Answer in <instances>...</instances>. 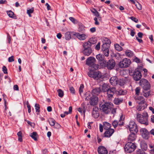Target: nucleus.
I'll use <instances>...</instances> for the list:
<instances>
[{
	"instance_id": "f257e3e1",
	"label": "nucleus",
	"mask_w": 154,
	"mask_h": 154,
	"mask_svg": "<svg viewBox=\"0 0 154 154\" xmlns=\"http://www.w3.org/2000/svg\"><path fill=\"white\" fill-rule=\"evenodd\" d=\"M136 103L138 104L136 109L138 111H141L147 107V103L144 97L142 96H136L134 97Z\"/></svg>"
},
{
	"instance_id": "f03ea898",
	"label": "nucleus",
	"mask_w": 154,
	"mask_h": 154,
	"mask_svg": "<svg viewBox=\"0 0 154 154\" xmlns=\"http://www.w3.org/2000/svg\"><path fill=\"white\" fill-rule=\"evenodd\" d=\"M83 97L86 100H90L89 103L91 105H96L98 102V98L95 95H94L91 92L88 91L85 94Z\"/></svg>"
},
{
	"instance_id": "7ed1b4c3",
	"label": "nucleus",
	"mask_w": 154,
	"mask_h": 154,
	"mask_svg": "<svg viewBox=\"0 0 154 154\" xmlns=\"http://www.w3.org/2000/svg\"><path fill=\"white\" fill-rule=\"evenodd\" d=\"M136 119L137 121L141 124L146 126L149 124L148 115L146 112H144L142 115L139 113H137Z\"/></svg>"
},
{
	"instance_id": "20e7f679",
	"label": "nucleus",
	"mask_w": 154,
	"mask_h": 154,
	"mask_svg": "<svg viewBox=\"0 0 154 154\" xmlns=\"http://www.w3.org/2000/svg\"><path fill=\"white\" fill-rule=\"evenodd\" d=\"M113 107V105L111 103L106 102L99 105V108L101 111L108 114Z\"/></svg>"
},
{
	"instance_id": "39448f33",
	"label": "nucleus",
	"mask_w": 154,
	"mask_h": 154,
	"mask_svg": "<svg viewBox=\"0 0 154 154\" xmlns=\"http://www.w3.org/2000/svg\"><path fill=\"white\" fill-rule=\"evenodd\" d=\"M106 42L102 45L101 49L103 53L106 57H108L109 54V48L111 41L107 38L104 40Z\"/></svg>"
},
{
	"instance_id": "423d86ee",
	"label": "nucleus",
	"mask_w": 154,
	"mask_h": 154,
	"mask_svg": "<svg viewBox=\"0 0 154 154\" xmlns=\"http://www.w3.org/2000/svg\"><path fill=\"white\" fill-rule=\"evenodd\" d=\"M96 59L93 57H90L86 60V64L91 67L92 70H96L98 68V65L95 63Z\"/></svg>"
},
{
	"instance_id": "0eeeda50",
	"label": "nucleus",
	"mask_w": 154,
	"mask_h": 154,
	"mask_svg": "<svg viewBox=\"0 0 154 154\" xmlns=\"http://www.w3.org/2000/svg\"><path fill=\"white\" fill-rule=\"evenodd\" d=\"M136 146L135 144L131 142H128L124 147L125 151L127 153H130L134 151Z\"/></svg>"
},
{
	"instance_id": "6e6552de",
	"label": "nucleus",
	"mask_w": 154,
	"mask_h": 154,
	"mask_svg": "<svg viewBox=\"0 0 154 154\" xmlns=\"http://www.w3.org/2000/svg\"><path fill=\"white\" fill-rule=\"evenodd\" d=\"M88 75L90 77L93 78L94 79L97 80L102 76V73L100 71H90L88 73Z\"/></svg>"
},
{
	"instance_id": "1a4fd4ad",
	"label": "nucleus",
	"mask_w": 154,
	"mask_h": 154,
	"mask_svg": "<svg viewBox=\"0 0 154 154\" xmlns=\"http://www.w3.org/2000/svg\"><path fill=\"white\" fill-rule=\"evenodd\" d=\"M130 75L133 76V79L136 81H137L140 80L142 77L141 72L138 70H135L132 71L129 70Z\"/></svg>"
},
{
	"instance_id": "9d476101",
	"label": "nucleus",
	"mask_w": 154,
	"mask_h": 154,
	"mask_svg": "<svg viewBox=\"0 0 154 154\" xmlns=\"http://www.w3.org/2000/svg\"><path fill=\"white\" fill-rule=\"evenodd\" d=\"M89 45H86L84 43L82 45L84 49L82 52L85 56H89L92 53V50L91 47Z\"/></svg>"
},
{
	"instance_id": "9b49d317",
	"label": "nucleus",
	"mask_w": 154,
	"mask_h": 154,
	"mask_svg": "<svg viewBox=\"0 0 154 154\" xmlns=\"http://www.w3.org/2000/svg\"><path fill=\"white\" fill-rule=\"evenodd\" d=\"M131 63L130 60L128 58H124L119 63V67L122 68L128 67Z\"/></svg>"
},
{
	"instance_id": "f8f14e48",
	"label": "nucleus",
	"mask_w": 154,
	"mask_h": 154,
	"mask_svg": "<svg viewBox=\"0 0 154 154\" xmlns=\"http://www.w3.org/2000/svg\"><path fill=\"white\" fill-rule=\"evenodd\" d=\"M116 90L115 87L110 88L106 92L107 97L108 100H112L113 98V95L115 94H116Z\"/></svg>"
},
{
	"instance_id": "ddd939ff",
	"label": "nucleus",
	"mask_w": 154,
	"mask_h": 154,
	"mask_svg": "<svg viewBox=\"0 0 154 154\" xmlns=\"http://www.w3.org/2000/svg\"><path fill=\"white\" fill-rule=\"evenodd\" d=\"M128 127L131 133L137 132L138 130L137 126L134 121H130Z\"/></svg>"
},
{
	"instance_id": "4468645a",
	"label": "nucleus",
	"mask_w": 154,
	"mask_h": 154,
	"mask_svg": "<svg viewBox=\"0 0 154 154\" xmlns=\"http://www.w3.org/2000/svg\"><path fill=\"white\" fill-rule=\"evenodd\" d=\"M139 83L143 87V89H150V85L147 80L142 79L140 80Z\"/></svg>"
},
{
	"instance_id": "2eb2a0df",
	"label": "nucleus",
	"mask_w": 154,
	"mask_h": 154,
	"mask_svg": "<svg viewBox=\"0 0 154 154\" xmlns=\"http://www.w3.org/2000/svg\"><path fill=\"white\" fill-rule=\"evenodd\" d=\"M104 56L103 54H99L96 56V58L99 61L100 64L102 66H105L106 61L104 60Z\"/></svg>"
},
{
	"instance_id": "dca6fc26",
	"label": "nucleus",
	"mask_w": 154,
	"mask_h": 154,
	"mask_svg": "<svg viewBox=\"0 0 154 154\" xmlns=\"http://www.w3.org/2000/svg\"><path fill=\"white\" fill-rule=\"evenodd\" d=\"M116 64L115 61L113 59H110L106 62V66L109 70H111L115 67Z\"/></svg>"
},
{
	"instance_id": "f3484780",
	"label": "nucleus",
	"mask_w": 154,
	"mask_h": 154,
	"mask_svg": "<svg viewBox=\"0 0 154 154\" xmlns=\"http://www.w3.org/2000/svg\"><path fill=\"white\" fill-rule=\"evenodd\" d=\"M140 132L143 137L145 139H148L149 136V132L145 128H142L140 130Z\"/></svg>"
},
{
	"instance_id": "a211bd4d",
	"label": "nucleus",
	"mask_w": 154,
	"mask_h": 154,
	"mask_svg": "<svg viewBox=\"0 0 154 154\" xmlns=\"http://www.w3.org/2000/svg\"><path fill=\"white\" fill-rule=\"evenodd\" d=\"M92 116L94 118H97L99 115V109L98 107L95 106L93 108L92 111Z\"/></svg>"
},
{
	"instance_id": "6ab92c4d",
	"label": "nucleus",
	"mask_w": 154,
	"mask_h": 154,
	"mask_svg": "<svg viewBox=\"0 0 154 154\" xmlns=\"http://www.w3.org/2000/svg\"><path fill=\"white\" fill-rule=\"evenodd\" d=\"M97 151L99 154H107L108 151L104 146H100L98 147Z\"/></svg>"
},
{
	"instance_id": "aec40b11",
	"label": "nucleus",
	"mask_w": 154,
	"mask_h": 154,
	"mask_svg": "<svg viewBox=\"0 0 154 154\" xmlns=\"http://www.w3.org/2000/svg\"><path fill=\"white\" fill-rule=\"evenodd\" d=\"M101 92H106L110 88V86L108 84L104 83L100 87Z\"/></svg>"
},
{
	"instance_id": "412c9836",
	"label": "nucleus",
	"mask_w": 154,
	"mask_h": 154,
	"mask_svg": "<svg viewBox=\"0 0 154 154\" xmlns=\"http://www.w3.org/2000/svg\"><path fill=\"white\" fill-rule=\"evenodd\" d=\"M73 35L76 36L79 39L81 40H84L87 37V36L84 34H81L78 33H75Z\"/></svg>"
},
{
	"instance_id": "4be33fe9",
	"label": "nucleus",
	"mask_w": 154,
	"mask_h": 154,
	"mask_svg": "<svg viewBox=\"0 0 154 154\" xmlns=\"http://www.w3.org/2000/svg\"><path fill=\"white\" fill-rule=\"evenodd\" d=\"M109 81L111 84L113 86H116L118 84V79L116 76L111 77Z\"/></svg>"
},
{
	"instance_id": "5701e85b",
	"label": "nucleus",
	"mask_w": 154,
	"mask_h": 154,
	"mask_svg": "<svg viewBox=\"0 0 154 154\" xmlns=\"http://www.w3.org/2000/svg\"><path fill=\"white\" fill-rule=\"evenodd\" d=\"M114 132V130L113 129H109L106 130L104 132L105 137H110Z\"/></svg>"
},
{
	"instance_id": "b1692460",
	"label": "nucleus",
	"mask_w": 154,
	"mask_h": 154,
	"mask_svg": "<svg viewBox=\"0 0 154 154\" xmlns=\"http://www.w3.org/2000/svg\"><path fill=\"white\" fill-rule=\"evenodd\" d=\"M97 40L95 38H92L89 39L88 41L87 42H84V43L89 45V46H91L92 45H93L96 43Z\"/></svg>"
},
{
	"instance_id": "393cba45",
	"label": "nucleus",
	"mask_w": 154,
	"mask_h": 154,
	"mask_svg": "<svg viewBox=\"0 0 154 154\" xmlns=\"http://www.w3.org/2000/svg\"><path fill=\"white\" fill-rule=\"evenodd\" d=\"M137 133H131V134H130L128 137V140L133 141L134 140L136 139V136L135 135V134Z\"/></svg>"
},
{
	"instance_id": "a878e982",
	"label": "nucleus",
	"mask_w": 154,
	"mask_h": 154,
	"mask_svg": "<svg viewBox=\"0 0 154 154\" xmlns=\"http://www.w3.org/2000/svg\"><path fill=\"white\" fill-rule=\"evenodd\" d=\"M123 101V99L122 98H116L113 100L115 104L118 105L121 103Z\"/></svg>"
},
{
	"instance_id": "bb28decb",
	"label": "nucleus",
	"mask_w": 154,
	"mask_h": 154,
	"mask_svg": "<svg viewBox=\"0 0 154 154\" xmlns=\"http://www.w3.org/2000/svg\"><path fill=\"white\" fill-rule=\"evenodd\" d=\"M101 92L100 88H97L94 89L92 92L91 94L94 95H98Z\"/></svg>"
},
{
	"instance_id": "cd10ccee",
	"label": "nucleus",
	"mask_w": 154,
	"mask_h": 154,
	"mask_svg": "<svg viewBox=\"0 0 154 154\" xmlns=\"http://www.w3.org/2000/svg\"><path fill=\"white\" fill-rule=\"evenodd\" d=\"M126 93L127 91L126 90H124L121 89L119 90L116 91V94L119 95H124L126 94Z\"/></svg>"
},
{
	"instance_id": "c85d7f7f",
	"label": "nucleus",
	"mask_w": 154,
	"mask_h": 154,
	"mask_svg": "<svg viewBox=\"0 0 154 154\" xmlns=\"http://www.w3.org/2000/svg\"><path fill=\"white\" fill-rule=\"evenodd\" d=\"M103 126L104 129L106 130L110 129V128L111 127L110 124L106 122L103 123Z\"/></svg>"
},
{
	"instance_id": "c756f323",
	"label": "nucleus",
	"mask_w": 154,
	"mask_h": 154,
	"mask_svg": "<svg viewBox=\"0 0 154 154\" xmlns=\"http://www.w3.org/2000/svg\"><path fill=\"white\" fill-rule=\"evenodd\" d=\"M30 136L35 140H37L38 135L36 132H33L30 135Z\"/></svg>"
},
{
	"instance_id": "7c9ffc66",
	"label": "nucleus",
	"mask_w": 154,
	"mask_h": 154,
	"mask_svg": "<svg viewBox=\"0 0 154 154\" xmlns=\"http://www.w3.org/2000/svg\"><path fill=\"white\" fill-rule=\"evenodd\" d=\"M149 89H144L143 91V95L146 97H149L150 94Z\"/></svg>"
},
{
	"instance_id": "2f4dec72",
	"label": "nucleus",
	"mask_w": 154,
	"mask_h": 154,
	"mask_svg": "<svg viewBox=\"0 0 154 154\" xmlns=\"http://www.w3.org/2000/svg\"><path fill=\"white\" fill-rule=\"evenodd\" d=\"M72 33V32H67L65 34V39L66 40H69L71 38V34Z\"/></svg>"
},
{
	"instance_id": "473e14b6",
	"label": "nucleus",
	"mask_w": 154,
	"mask_h": 154,
	"mask_svg": "<svg viewBox=\"0 0 154 154\" xmlns=\"http://www.w3.org/2000/svg\"><path fill=\"white\" fill-rule=\"evenodd\" d=\"M125 54L127 56L131 57L133 55V53L130 50H127L125 51Z\"/></svg>"
},
{
	"instance_id": "72a5a7b5",
	"label": "nucleus",
	"mask_w": 154,
	"mask_h": 154,
	"mask_svg": "<svg viewBox=\"0 0 154 154\" xmlns=\"http://www.w3.org/2000/svg\"><path fill=\"white\" fill-rule=\"evenodd\" d=\"M115 49L118 51H120L122 50L123 48L118 44H116L114 45Z\"/></svg>"
},
{
	"instance_id": "f704fd0d",
	"label": "nucleus",
	"mask_w": 154,
	"mask_h": 154,
	"mask_svg": "<svg viewBox=\"0 0 154 154\" xmlns=\"http://www.w3.org/2000/svg\"><path fill=\"white\" fill-rule=\"evenodd\" d=\"M91 11L92 13L97 17H99L100 15L99 13L95 9L93 10H91Z\"/></svg>"
},
{
	"instance_id": "c9c22d12",
	"label": "nucleus",
	"mask_w": 154,
	"mask_h": 154,
	"mask_svg": "<svg viewBox=\"0 0 154 154\" xmlns=\"http://www.w3.org/2000/svg\"><path fill=\"white\" fill-rule=\"evenodd\" d=\"M57 92L58 93V95L60 97H62L63 96V92L61 89H58L57 90Z\"/></svg>"
},
{
	"instance_id": "e433bc0d",
	"label": "nucleus",
	"mask_w": 154,
	"mask_h": 154,
	"mask_svg": "<svg viewBox=\"0 0 154 154\" xmlns=\"http://www.w3.org/2000/svg\"><path fill=\"white\" fill-rule=\"evenodd\" d=\"M118 84L120 86L123 85L125 83V81L124 80L120 79L119 80H118Z\"/></svg>"
},
{
	"instance_id": "4c0bfd02",
	"label": "nucleus",
	"mask_w": 154,
	"mask_h": 154,
	"mask_svg": "<svg viewBox=\"0 0 154 154\" xmlns=\"http://www.w3.org/2000/svg\"><path fill=\"white\" fill-rule=\"evenodd\" d=\"M35 107L36 112H37V114H38V113L40 112V106L39 104L38 103H35Z\"/></svg>"
},
{
	"instance_id": "58836bf2",
	"label": "nucleus",
	"mask_w": 154,
	"mask_h": 154,
	"mask_svg": "<svg viewBox=\"0 0 154 154\" xmlns=\"http://www.w3.org/2000/svg\"><path fill=\"white\" fill-rule=\"evenodd\" d=\"M7 12L8 15L10 17L12 18L14 17L13 16L14 14V13L11 11H7Z\"/></svg>"
},
{
	"instance_id": "ea45409f",
	"label": "nucleus",
	"mask_w": 154,
	"mask_h": 154,
	"mask_svg": "<svg viewBox=\"0 0 154 154\" xmlns=\"http://www.w3.org/2000/svg\"><path fill=\"white\" fill-rule=\"evenodd\" d=\"M55 121L52 119H50L49 121V123L51 126H54L55 124Z\"/></svg>"
},
{
	"instance_id": "a19ab883",
	"label": "nucleus",
	"mask_w": 154,
	"mask_h": 154,
	"mask_svg": "<svg viewBox=\"0 0 154 154\" xmlns=\"http://www.w3.org/2000/svg\"><path fill=\"white\" fill-rule=\"evenodd\" d=\"M84 86L82 84H81L80 85V88L79 89V91L80 93V95H81V93H82L83 91V89L84 88Z\"/></svg>"
},
{
	"instance_id": "79ce46f5",
	"label": "nucleus",
	"mask_w": 154,
	"mask_h": 154,
	"mask_svg": "<svg viewBox=\"0 0 154 154\" xmlns=\"http://www.w3.org/2000/svg\"><path fill=\"white\" fill-rule=\"evenodd\" d=\"M33 8H32L31 9L27 10V14L29 15V17H31V14L33 12Z\"/></svg>"
},
{
	"instance_id": "37998d69",
	"label": "nucleus",
	"mask_w": 154,
	"mask_h": 154,
	"mask_svg": "<svg viewBox=\"0 0 154 154\" xmlns=\"http://www.w3.org/2000/svg\"><path fill=\"white\" fill-rule=\"evenodd\" d=\"M112 125L114 128H116L118 125V121L116 120L112 122Z\"/></svg>"
},
{
	"instance_id": "c03bdc74",
	"label": "nucleus",
	"mask_w": 154,
	"mask_h": 154,
	"mask_svg": "<svg viewBox=\"0 0 154 154\" xmlns=\"http://www.w3.org/2000/svg\"><path fill=\"white\" fill-rule=\"evenodd\" d=\"M140 88L139 87H137L135 89L136 94L137 95H139V93L140 92Z\"/></svg>"
},
{
	"instance_id": "a18cd8bd",
	"label": "nucleus",
	"mask_w": 154,
	"mask_h": 154,
	"mask_svg": "<svg viewBox=\"0 0 154 154\" xmlns=\"http://www.w3.org/2000/svg\"><path fill=\"white\" fill-rule=\"evenodd\" d=\"M100 43L99 42L97 43V44L96 45L95 47V49L97 50H99L100 49Z\"/></svg>"
},
{
	"instance_id": "49530a36",
	"label": "nucleus",
	"mask_w": 154,
	"mask_h": 154,
	"mask_svg": "<svg viewBox=\"0 0 154 154\" xmlns=\"http://www.w3.org/2000/svg\"><path fill=\"white\" fill-rule=\"evenodd\" d=\"M69 91L70 92L73 94H75V90L74 88L72 87H69Z\"/></svg>"
},
{
	"instance_id": "de8ad7c7",
	"label": "nucleus",
	"mask_w": 154,
	"mask_h": 154,
	"mask_svg": "<svg viewBox=\"0 0 154 154\" xmlns=\"http://www.w3.org/2000/svg\"><path fill=\"white\" fill-rule=\"evenodd\" d=\"M2 71L4 72V73L7 74L8 72L7 71V69L6 67L5 66H3L2 68Z\"/></svg>"
},
{
	"instance_id": "09e8293b",
	"label": "nucleus",
	"mask_w": 154,
	"mask_h": 154,
	"mask_svg": "<svg viewBox=\"0 0 154 154\" xmlns=\"http://www.w3.org/2000/svg\"><path fill=\"white\" fill-rule=\"evenodd\" d=\"M130 19L135 23H138V20L134 17H130Z\"/></svg>"
},
{
	"instance_id": "8fccbe9b",
	"label": "nucleus",
	"mask_w": 154,
	"mask_h": 154,
	"mask_svg": "<svg viewBox=\"0 0 154 154\" xmlns=\"http://www.w3.org/2000/svg\"><path fill=\"white\" fill-rule=\"evenodd\" d=\"M8 62H11L14 61V56H12L11 57L8 58Z\"/></svg>"
},
{
	"instance_id": "3c124183",
	"label": "nucleus",
	"mask_w": 154,
	"mask_h": 154,
	"mask_svg": "<svg viewBox=\"0 0 154 154\" xmlns=\"http://www.w3.org/2000/svg\"><path fill=\"white\" fill-rule=\"evenodd\" d=\"M137 154H145V152L139 149L137 151Z\"/></svg>"
},
{
	"instance_id": "603ef678",
	"label": "nucleus",
	"mask_w": 154,
	"mask_h": 154,
	"mask_svg": "<svg viewBox=\"0 0 154 154\" xmlns=\"http://www.w3.org/2000/svg\"><path fill=\"white\" fill-rule=\"evenodd\" d=\"M121 117L120 118V119L119 120L118 122V125L119 126H122L123 125V122L122 120V119Z\"/></svg>"
},
{
	"instance_id": "864d4df0",
	"label": "nucleus",
	"mask_w": 154,
	"mask_h": 154,
	"mask_svg": "<svg viewBox=\"0 0 154 154\" xmlns=\"http://www.w3.org/2000/svg\"><path fill=\"white\" fill-rule=\"evenodd\" d=\"M135 5L137 8L139 9V10H141L142 9V6L141 5L138 3L137 4H136Z\"/></svg>"
},
{
	"instance_id": "5fc2aeb1",
	"label": "nucleus",
	"mask_w": 154,
	"mask_h": 154,
	"mask_svg": "<svg viewBox=\"0 0 154 154\" xmlns=\"http://www.w3.org/2000/svg\"><path fill=\"white\" fill-rule=\"evenodd\" d=\"M103 125L102 124H100V125H99V129H100V131L101 132H102L103 131Z\"/></svg>"
},
{
	"instance_id": "6e6d98bb",
	"label": "nucleus",
	"mask_w": 154,
	"mask_h": 154,
	"mask_svg": "<svg viewBox=\"0 0 154 154\" xmlns=\"http://www.w3.org/2000/svg\"><path fill=\"white\" fill-rule=\"evenodd\" d=\"M130 31H131L130 35L132 36H134V35L135 33V32L132 29H130Z\"/></svg>"
},
{
	"instance_id": "4d7b16f0",
	"label": "nucleus",
	"mask_w": 154,
	"mask_h": 154,
	"mask_svg": "<svg viewBox=\"0 0 154 154\" xmlns=\"http://www.w3.org/2000/svg\"><path fill=\"white\" fill-rule=\"evenodd\" d=\"M94 20L95 21V24L96 25H99V23L97 19V18H96V17L94 18Z\"/></svg>"
},
{
	"instance_id": "13d9d810",
	"label": "nucleus",
	"mask_w": 154,
	"mask_h": 154,
	"mask_svg": "<svg viewBox=\"0 0 154 154\" xmlns=\"http://www.w3.org/2000/svg\"><path fill=\"white\" fill-rule=\"evenodd\" d=\"M69 20L73 23H75V22L76 20L72 17H70L69 18Z\"/></svg>"
},
{
	"instance_id": "bf43d9fd",
	"label": "nucleus",
	"mask_w": 154,
	"mask_h": 154,
	"mask_svg": "<svg viewBox=\"0 0 154 154\" xmlns=\"http://www.w3.org/2000/svg\"><path fill=\"white\" fill-rule=\"evenodd\" d=\"M7 38H8V43H10V42H11V37L10 36V35L8 34V33L7 34Z\"/></svg>"
},
{
	"instance_id": "052dcab7",
	"label": "nucleus",
	"mask_w": 154,
	"mask_h": 154,
	"mask_svg": "<svg viewBox=\"0 0 154 154\" xmlns=\"http://www.w3.org/2000/svg\"><path fill=\"white\" fill-rule=\"evenodd\" d=\"M14 89L15 90L18 91L19 90V88L18 85H14Z\"/></svg>"
},
{
	"instance_id": "680f3d73",
	"label": "nucleus",
	"mask_w": 154,
	"mask_h": 154,
	"mask_svg": "<svg viewBox=\"0 0 154 154\" xmlns=\"http://www.w3.org/2000/svg\"><path fill=\"white\" fill-rule=\"evenodd\" d=\"M137 35L141 38L143 37V34L141 32H139L137 33Z\"/></svg>"
},
{
	"instance_id": "e2e57ef3",
	"label": "nucleus",
	"mask_w": 154,
	"mask_h": 154,
	"mask_svg": "<svg viewBox=\"0 0 154 154\" xmlns=\"http://www.w3.org/2000/svg\"><path fill=\"white\" fill-rule=\"evenodd\" d=\"M96 30L95 27H93L90 29V31L92 32H95Z\"/></svg>"
},
{
	"instance_id": "0e129e2a",
	"label": "nucleus",
	"mask_w": 154,
	"mask_h": 154,
	"mask_svg": "<svg viewBox=\"0 0 154 154\" xmlns=\"http://www.w3.org/2000/svg\"><path fill=\"white\" fill-rule=\"evenodd\" d=\"M136 38L137 39V40L138 41L139 43H142L143 41V40L141 39H139L138 38V37H137V36H136Z\"/></svg>"
},
{
	"instance_id": "69168bd1",
	"label": "nucleus",
	"mask_w": 154,
	"mask_h": 154,
	"mask_svg": "<svg viewBox=\"0 0 154 154\" xmlns=\"http://www.w3.org/2000/svg\"><path fill=\"white\" fill-rule=\"evenodd\" d=\"M61 36L62 35L60 33H58L57 34V37L59 39L61 38Z\"/></svg>"
},
{
	"instance_id": "338daca9",
	"label": "nucleus",
	"mask_w": 154,
	"mask_h": 154,
	"mask_svg": "<svg viewBox=\"0 0 154 154\" xmlns=\"http://www.w3.org/2000/svg\"><path fill=\"white\" fill-rule=\"evenodd\" d=\"M151 122L154 123V115H152L151 117Z\"/></svg>"
},
{
	"instance_id": "774afa93",
	"label": "nucleus",
	"mask_w": 154,
	"mask_h": 154,
	"mask_svg": "<svg viewBox=\"0 0 154 154\" xmlns=\"http://www.w3.org/2000/svg\"><path fill=\"white\" fill-rule=\"evenodd\" d=\"M149 109L151 111L153 114H154V109H153L152 107L150 106L149 108Z\"/></svg>"
}]
</instances>
